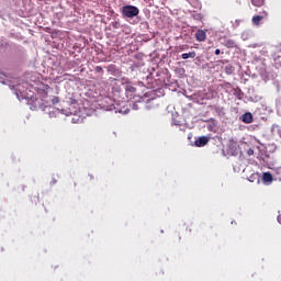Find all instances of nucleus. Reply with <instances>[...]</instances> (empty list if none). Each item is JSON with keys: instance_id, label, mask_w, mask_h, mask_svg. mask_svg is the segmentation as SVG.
<instances>
[{"instance_id": "f257e3e1", "label": "nucleus", "mask_w": 281, "mask_h": 281, "mask_svg": "<svg viewBox=\"0 0 281 281\" xmlns=\"http://www.w3.org/2000/svg\"><path fill=\"white\" fill-rule=\"evenodd\" d=\"M139 14V9L135 5H125L122 8V15L126 19H135Z\"/></svg>"}, {"instance_id": "f03ea898", "label": "nucleus", "mask_w": 281, "mask_h": 281, "mask_svg": "<svg viewBox=\"0 0 281 281\" xmlns=\"http://www.w3.org/2000/svg\"><path fill=\"white\" fill-rule=\"evenodd\" d=\"M209 143H210V137H207V136H200L195 140V146H198V148H202L203 146H207Z\"/></svg>"}, {"instance_id": "7ed1b4c3", "label": "nucleus", "mask_w": 281, "mask_h": 281, "mask_svg": "<svg viewBox=\"0 0 281 281\" xmlns=\"http://www.w3.org/2000/svg\"><path fill=\"white\" fill-rule=\"evenodd\" d=\"M267 16H269V13H267V11H263L261 15L252 16V25H260V21H262V19H267Z\"/></svg>"}, {"instance_id": "20e7f679", "label": "nucleus", "mask_w": 281, "mask_h": 281, "mask_svg": "<svg viewBox=\"0 0 281 281\" xmlns=\"http://www.w3.org/2000/svg\"><path fill=\"white\" fill-rule=\"evenodd\" d=\"M205 38H207V33L203 30H198L195 32V41H198V43H203V41H205Z\"/></svg>"}, {"instance_id": "39448f33", "label": "nucleus", "mask_w": 281, "mask_h": 281, "mask_svg": "<svg viewBox=\"0 0 281 281\" xmlns=\"http://www.w3.org/2000/svg\"><path fill=\"white\" fill-rule=\"evenodd\" d=\"M241 122H244V124H251V122H254V115L251 114V112L243 114Z\"/></svg>"}, {"instance_id": "423d86ee", "label": "nucleus", "mask_w": 281, "mask_h": 281, "mask_svg": "<svg viewBox=\"0 0 281 281\" xmlns=\"http://www.w3.org/2000/svg\"><path fill=\"white\" fill-rule=\"evenodd\" d=\"M137 92V88H135V87H133V86H131V85H127L126 87H125V93H126V95H133V94H135Z\"/></svg>"}, {"instance_id": "0eeeda50", "label": "nucleus", "mask_w": 281, "mask_h": 281, "mask_svg": "<svg viewBox=\"0 0 281 281\" xmlns=\"http://www.w3.org/2000/svg\"><path fill=\"white\" fill-rule=\"evenodd\" d=\"M181 58L183 60H188V58H196V52L192 50V52H189V53H183L181 55Z\"/></svg>"}, {"instance_id": "6e6552de", "label": "nucleus", "mask_w": 281, "mask_h": 281, "mask_svg": "<svg viewBox=\"0 0 281 281\" xmlns=\"http://www.w3.org/2000/svg\"><path fill=\"white\" fill-rule=\"evenodd\" d=\"M262 180L265 181V183H271V181H273V176L271 175V172H265L262 175Z\"/></svg>"}, {"instance_id": "1a4fd4ad", "label": "nucleus", "mask_w": 281, "mask_h": 281, "mask_svg": "<svg viewBox=\"0 0 281 281\" xmlns=\"http://www.w3.org/2000/svg\"><path fill=\"white\" fill-rule=\"evenodd\" d=\"M251 3L256 8H260V7L265 5V0H251Z\"/></svg>"}, {"instance_id": "9d476101", "label": "nucleus", "mask_w": 281, "mask_h": 281, "mask_svg": "<svg viewBox=\"0 0 281 281\" xmlns=\"http://www.w3.org/2000/svg\"><path fill=\"white\" fill-rule=\"evenodd\" d=\"M236 45V43L234 42V40H226L225 42H224V46L225 47H228V48H232V47H234Z\"/></svg>"}, {"instance_id": "9b49d317", "label": "nucleus", "mask_w": 281, "mask_h": 281, "mask_svg": "<svg viewBox=\"0 0 281 281\" xmlns=\"http://www.w3.org/2000/svg\"><path fill=\"white\" fill-rule=\"evenodd\" d=\"M58 102H60V98L54 97V98L52 99V104H58Z\"/></svg>"}, {"instance_id": "f8f14e48", "label": "nucleus", "mask_w": 281, "mask_h": 281, "mask_svg": "<svg viewBox=\"0 0 281 281\" xmlns=\"http://www.w3.org/2000/svg\"><path fill=\"white\" fill-rule=\"evenodd\" d=\"M94 71H97V74H100V72L103 71V69H102L101 66H97V67L94 68Z\"/></svg>"}, {"instance_id": "ddd939ff", "label": "nucleus", "mask_w": 281, "mask_h": 281, "mask_svg": "<svg viewBox=\"0 0 281 281\" xmlns=\"http://www.w3.org/2000/svg\"><path fill=\"white\" fill-rule=\"evenodd\" d=\"M247 155H249V157H251V155H254V149L252 148L248 149Z\"/></svg>"}, {"instance_id": "4468645a", "label": "nucleus", "mask_w": 281, "mask_h": 281, "mask_svg": "<svg viewBox=\"0 0 281 281\" xmlns=\"http://www.w3.org/2000/svg\"><path fill=\"white\" fill-rule=\"evenodd\" d=\"M218 55H221V49H215V56H218Z\"/></svg>"}, {"instance_id": "2eb2a0df", "label": "nucleus", "mask_w": 281, "mask_h": 281, "mask_svg": "<svg viewBox=\"0 0 281 281\" xmlns=\"http://www.w3.org/2000/svg\"><path fill=\"white\" fill-rule=\"evenodd\" d=\"M278 222H279L280 225H281V214L278 216Z\"/></svg>"}, {"instance_id": "dca6fc26", "label": "nucleus", "mask_w": 281, "mask_h": 281, "mask_svg": "<svg viewBox=\"0 0 281 281\" xmlns=\"http://www.w3.org/2000/svg\"><path fill=\"white\" fill-rule=\"evenodd\" d=\"M254 176H250V180L249 181H254V178H252Z\"/></svg>"}, {"instance_id": "f3484780", "label": "nucleus", "mask_w": 281, "mask_h": 281, "mask_svg": "<svg viewBox=\"0 0 281 281\" xmlns=\"http://www.w3.org/2000/svg\"><path fill=\"white\" fill-rule=\"evenodd\" d=\"M254 176H250V180L249 181H254V178H252Z\"/></svg>"}, {"instance_id": "a211bd4d", "label": "nucleus", "mask_w": 281, "mask_h": 281, "mask_svg": "<svg viewBox=\"0 0 281 281\" xmlns=\"http://www.w3.org/2000/svg\"><path fill=\"white\" fill-rule=\"evenodd\" d=\"M254 176H250V180L249 181H254V178H252Z\"/></svg>"}, {"instance_id": "6ab92c4d", "label": "nucleus", "mask_w": 281, "mask_h": 281, "mask_svg": "<svg viewBox=\"0 0 281 281\" xmlns=\"http://www.w3.org/2000/svg\"><path fill=\"white\" fill-rule=\"evenodd\" d=\"M90 179H93V175H89Z\"/></svg>"}, {"instance_id": "aec40b11", "label": "nucleus", "mask_w": 281, "mask_h": 281, "mask_svg": "<svg viewBox=\"0 0 281 281\" xmlns=\"http://www.w3.org/2000/svg\"><path fill=\"white\" fill-rule=\"evenodd\" d=\"M135 106H136V105L134 104V105H133V109H137V108H135Z\"/></svg>"}, {"instance_id": "412c9836", "label": "nucleus", "mask_w": 281, "mask_h": 281, "mask_svg": "<svg viewBox=\"0 0 281 281\" xmlns=\"http://www.w3.org/2000/svg\"><path fill=\"white\" fill-rule=\"evenodd\" d=\"M45 93V95H47V92H44Z\"/></svg>"}]
</instances>
